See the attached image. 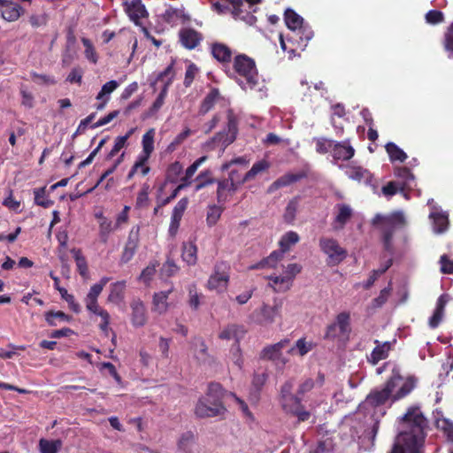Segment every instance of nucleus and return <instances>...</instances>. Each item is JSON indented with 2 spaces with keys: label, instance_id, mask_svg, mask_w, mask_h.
Segmentation results:
<instances>
[{
  "label": "nucleus",
  "instance_id": "4c0bfd02",
  "mask_svg": "<svg viewBox=\"0 0 453 453\" xmlns=\"http://www.w3.org/2000/svg\"><path fill=\"white\" fill-rule=\"evenodd\" d=\"M385 148L391 161L403 162L407 158L406 153L392 142H388Z\"/></svg>",
  "mask_w": 453,
  "mask_h": 453
},
{
  "label": "nucleus",
  "instance_id": "f03ea898",
  "mask_svg": "<svg viewBox=\"0 0 453 453\" xmlns=\"http://www.w3.org/2000/svg\"><path fill=\"white\" fill-rule=\"evenodd\" d=\"M417 380L414 377H408L404 381L398 369L392 370V375L381 389H375L366 396L361 404L364 409L368 407L380 406L386 403L388 399L393 402L398 401L408 395L416 387Z\"/></svg>",
  "mask_w": 453,
  "mask_h": 453
},
{
  "label": "nucleus",
  "instance_id": "de8ad7c7",
  "mask_svg": "<svg viewBox=\"0 0 453 453\" xmlns=\"http://www.w3.org/2000/svg\"><path fill=\"white\" fill-rule=\"evenodd\" d=\"M188 305L192 310H197L200 306V300L203 297V294L197 292L196 286L191 284L188 286Z\"/></svg>",
  "mask_w": 453,
  "mask_h": 453
},
{
  "label": "nucleus",
  "instance_id": "423d86ee",
  "mask_svg": "<svg viewBox=\"0 0 453 453\" xmlns=\"http://www.w3.org/2000/svg\"><path fill=\"white\" fill-rule=\"evenodd\" d=\"M226 408L222 402L216 400V402L210 397H201L195 408V414L197 418H213L221 416L225 413Z\"/></svg>",
  "mask_w": 453,
  "mask_h": 453
},
{
  "label": "nucleus",
  "instance_id": "f8f14e48",
  "mask_svg": "<svg viewBox=\"0 0 453 453\" xmlns=\"http://www.w3.org/2000/svg\"><path fill=\"white\" fill-rule=\"evenodd\" d=\"M284 20L288 28L294 32L298 31V34L302 33L303 35H304V39L306 42L312 37V31L306 30L303 27V19L299 14H297L294 10L287 9L285 11Z\"/></svg>",
  "mask_w": 453,
  "mask_h": 453
},
{
  "label": "nucleus",
  "instance_id": "09e8293b",
  "mask_svg": "<svg viewBox=\"0 0 453 453\" xmlns=\"http://www.w3.org/2000/svg\"><path fill=\"white\" fill-rule=\"evenodd\" d=\"M60 446V441H48L45 439H41L39 441L41 453H58Z\"/></svg>",
  "mask_w": 453,
  "mask_h": 453
},
{
  "label": "nucleus",
  "instance_id": "49530a36",
  "mask_svg": "<svg viewBox=\"0 0 453 453\" xmlns=\"http://www.w3.org/2000/svg\"><path fill=\"white\" fill-rule=\"evenodd\" d=\"M315 344L312 342H306L304 338L296 341L295 347H292L288 353L293 354L295 349H297L300 356H304L313 349Z\"/></svg>",
  "mask_w": 453,
  "mask_h": 453
},
{
  "label": "nucleus",
  "instance_id": "39448f33",
  "mask_svg": "<svg viewBox=\"0 0 453 453\" xmlns=\"http://www.w3.org/2000/svg\"><path fill=\"white\" fill-rule=\"evenodd\" d=\"M349 314L341 312L337 315L336 320L327 326L324 338L330 341H343L349 338Z\"/></svg>",
  "mask_w": 453,
  "mask_h": 453
},
{
  "label": "nucleus",
  "instance_id": "dca6fc26",
  "mask_svg": "<svg viewBox=\"0 0 453 453\" xmlns=\"http://www.w3.org/2000/svg\"><path fill=\"white\" fill-rule=\"evenodd\" d=\"M180 41L183 47L188 50H193L197 47L203 36L201 33L195 30L194 28H183L179 33Z\"/></svg>",
  "mask_w": 453,
  "mask_h": 453
},
{
  "label": "nucleus",
  "instance_id": "4d7b16f0",
  "mask_svg": "<svg viewBox=\"0 0 453 453\" xmlns=\"http://www.w3.org/2000/svg\"><path fill=\"white\" fill-rule=\"evenodd\" d=\"M114 227L112 226L111 221L108 220L105 218L102 219L99 226V235L100 239L104 243H106L108 241V236L111 232H112Z\"/></svg>",
  "mask_w": 453,
  "mask_h": 453
},
{
  "label": "nucleus",
  "instance_id": "338daca9",
  "mask_svg": "<svg viewBox=\"0 0 453 453\" xmlns=\"http://www.w3.org/2000/svg\"><path fill=\"white\" fill-rule=\"evenodd\" d=\"M31 77L35 82L40 85H54L57 82L54 77L46 74H39L35 72L31 73Z\"/></svg>",
  "mask_w": 453,
  "mask_h": 453
},
{
  "label": "nucleus",
  "instance_id": "aec40b11",
  "mask_svg": "<svg viewBox=\"0 0 453 453\" xmlns=\"http://www.w3.org/2000/svg\"><path fill=\"white\" fill-rule=\"evenodd\" d=\"M246 329L242 325L231 324L225 327L219 334V337L222 340L235 341L234 344H239L241 339L244 337Z\"/></svg>",
  "mask_w": 453,
  "mask_h": 453
},
{
  "label": "nucleus",
  "instance_id": "13d9d810",
  "mask_svg": "<svg viewBox=\"0 0 453 453\" xmlns=\"http://www.w3.org/2000/svg\"><path fill=\"white\" fill-rule=\"evenodd\" d=\"M209 174V171L202 172L198 174V176L196 179V180L197 181V184L196 185L195 188L196 191H199L202 188H205L206 186L216 182V180L214 178L210 177Z\"/></svg>",
  "mask_w": 453,
  "mask_h": 453
},
{
  "label": "nucleus",
  "instance_id": "b1692460",
  "mask_svg": "<svg viewBox=\"0 0 453 453\" xmlns=\"http://www.w3.org/2000/svg\"><path fill=\"white\" fill-rule=\"evenodd\" d=\"M293 388L294 381L292 380L286 381L281 387L280 394L283 409H288L290 404L298 403L301 402V397H299L297 394H292Z\"/></svg>",
  "mask_w": 453,
  "mask_h": 453
},
{
  "label": "nucleus",
  "instance_id": "f3484780",
  "mask_svg": "<svg viewBox=\"0 0 453 453\" xmlns=\"http://www.w3.org/2000/svg\"><path fill=\"white\" fill-rule=\"evenodd\" d=\"M0 12L4 20L14 22L24 14L25 10L19 4L8 0L0 9Z\"/></svg>",
  "mask_w": 453,
  "mask_h": 453
},
{
  "label": "nucleus",
  "instance_id": "4be33fe9",
  "mask_svg": "<svg viewBox=\"0 0 453 453\" xmlns=\"http://www.w3.org/2000/svg\"><path fill=\"white\" fill-rule=\"evenodd\" d=\"M282 308V301H275L273 306L264 304L261 308L260 313L262 319L260 323L271 324L274 321L275 318L280 316Z\"/></svg>",
  "mask_w": 453,
  "mask_h": 453
},
{
  "label": "nucleus",
  "instance_id": "72a5a7b5",
  "mask_svg": "<svg viewBox=\"0 0 453 453\" xmlns=\"http://www.w3.org/2000/svg\"><path fill=\"white\" fill-rule=\"evenodd\" d=\"M395 173L396 177L403 180L401 184V190L405 188L411 189L415 187V178L412 173L407 167H399L395 169Z\"/></svg>",
  "mask_w": 453,
  "mask_h": 453
},
{
  "label": "nucleus",
  "instance_id": "a211bd4d",
  "mask_svg": "<svg viewBox=\"0 0 453 453\" xmlns=\"http://www.w3.org/2000/svg\"><path fill=\"white\" fill-rule=\"evenodd\" d=\"M126 5V12L135 25H140V19L148 15L142 0H132L129 4L127 3Z\"/></svg>",
  "mask_w": 453,
  "mask_h": 453
},
{
  "label": "nucleus",
  "instance_id": "58836bf2",
  "mask_svg": "<svg viewBox=\"0 0 453 453\" xmlns=\"http://www.w3.org/2000/svg\"><path fill=\"white\" fill-rule=\"evenodd\" d=\"M284 253L285 252L282 251L281 249L280 250H274L270 254V256H268L266 258L262 260L260 263L252 266V268L257 269V268H263L265 266L274 267L275 265L277 264V262L282 258Z\"/></svg>",
  "mask_w": 453,
  "mask_h": 453
},
{
  "label": "nucleus",
  "instance_id": "9d476101",
  "mask_svg": "<svg viewBox=\"0 0 453 453\" xmlns=\"http://www.w3.org/2000/svg\"><path fill=\"white\" fill-rule=\"evenodd\" d=\"M234 174V173H229L227 179L216 180V182L218 183L217 200L219 204L225 203L227 200L226 191L234 193L241 185L246 182L242 181V179L234 178L233 176Z\"/></svg>",
  "mask_w": 453,
  "mask_h": 453
},
{
  "label": "nucleus",
  "instance_id": "052dcab7",
  "mask_svg": "<svg viewBox=\"0 0 453 453\" xmlns=\"http://www.w3.org/2000/svg\"><path fill=\"white\" fill-rule=\"evenodd\" d=\"M298 208V202L296 199L291 200L285 210L284 219L288 223H292L296 218V214Z\"/></svg>",
  "mask_w": 453,
  "mask_h": 453
},
{
  "label": "nucleus",
  "instance_id": "7c9ffc66",
  "mask_svg": "<svg viewBox=\"0 0 453 453\" xmlns=\"http://www.w3.org/2000/svg\"><path fill=\"white\" fill-rule=\"evenodd\" d=\"M303 176V174L286 173L278 178L270 185L268 188V192L272 193L280 188L289 186L302 179Z\"/></svg>",
  "mask_w": 453,
  "mask_h": 453
},
{
  "label": "nucleus",
  "instance_id": "2eb2a0df",
  "mask_svg": "<svg viewBox=\"0 0 453 453\" xmlns=\"http://www.w3.org/2000/svg\"><path fill=\"white\" fill-rule=\"evenodd\" d=\"M139 231L140 227L138 226H133L130 230L127 242L121 255V263L126 264L134 257L139 243Z\"/></svg>",
  "mask_w": 453,
  "mask_h": 453
},
{
  "label": "nucleus",
  "instance_id": "ddd939ff",
  "mask_svg": "<svg viewBox=\"0 0 453 453\" xmlns=\"http://www.w3.org/2000/svg\"><path fill=\"white\" fill-rule=\"evenodd\" d=\"M211 54L219 62L225 69L230 66L233 58V51L229 46L223 42H215L210 46Z\"/></svg>",
  "mask_w": 453,
  "mask_h": 453
},
{
  "label": "nucleus",
  "instance_id": "412c9836",
  "mask_svg": "<svg viewBox=\"0 0 453 453\" xmlns=\"http://www.w3.org/2000/svg\"><path fill=\"white\" fill-rule=\"evenodd\" d=\"M374 343L376 344V347L372 351L370 357H367L368 361L372 365H376L380 360L387 358L392 346L390 342H384L381 343L378 340H375Z\"/></svg>",
  "mask_w": 453,
  "mask_h": 453
},
{
  "label": "nucleus",
  "instance_id": "6ab92c4d",
  "mask_svg": "<svg viewBox=\"0 0 453 453\" xmlns=\"http://www.w3.org/2000/svg\"><path fill=\"white\" fill-rule=\"evenodd\" d=\"M289 343V340L284 339L280 341L279 342L266 346L263 349L260 354V357L263 359L268 360H280L281 359V350Z\"/></svg>",
  "mask_w": 453,
  "mask_h": 453
},
{
  "label": "nucleus",
  "instance_id": "5fc2aeb1",
  "mask_svg": "<svg viewBox=\"0 0 453 453\" xmlns=\"http://www.w3.org/2000/svg\"><path fill=\"white\" fill-rule=\"evenodd\" d=\"M224 395V390L220 384L216 382H211L208 386V391L204 397H210L211 399L219 400L221 402V399Z\"/></svg>",
  "mask_w": 453,
  "mask_h": 453
},
{
  "label": "nucleus",
  "instance_id": "a19ab883",
  "mask_svg": "<svg viewBox=\"0 0 453 453\" xmlns=\"http://www.w3.org/2000/svg\"><path fill=\"white\" fill-rule=\"evenodd\" d=\"M299 241V235L294 231L287 232L280 240V247L282 251H288L292 245H295Z\"/></svg>",
  "mask_w": 453,
  "mask_h": 453
},
{
  "label": "nucleus",
  "instance_id": "4468645a",
  "mask_svg": "<svg viewBox=\"0 0 453 453\" xmlns=\"http://www.w3.org/2000/svg\"><path fill=\"white\" fill-rule=\"evenodd\" d=\"M116 116L117 115H105L104 117H102L99 119L95 120L96 115H88L86 119H82L80 122L77 130L73 134V138L76 137L77 135L84 134L88 128L94 129L110 123Z\"/></svg>",
  "mask_w": 453,
  "mask_h": 453
},
{
  "label": "nucleus",
  "instance_id": "e2e57ef3",
  "mask_svg": "<svg viewBox=\"0 0 453 453\" xmlns=\"http://www.w3.org/2000/svg\"><path fill=\"white\" fill-rule=\"evenodd\" d=\"M194 440V434L191 432L184 433L179 440V448L183 453H190V443Z\"/></svg>",
  "mask_w": 453,
  "mask_h": 453
},
{
  "label": "nucleus",
  "instance_id": "2f4dec72",
  "mask_svg": "<svg viewBox=\"0 0 453 453\" xmlns=\"http://www.w3.org/2000/svg\"><path fill=\"white\" fill-rule=\"evenodd\" d=\"M111 291L108 296V301L116 304L123 302L125 298L126 281H117L111 285Z\"/></svg>",
  "mask_w": 453,
  "mask_h": 453
},
{
  "label": "nucleus",
  "instance_id": "7ed1b4c3",
  "mask_svg": "<svg viewBox=\"0 0 453 453\" xmlns=\"http://www.w3.org/2000/svg\"><path fill=\"white\" fill-rule=\"evenodd\" d=\"M226 75L234 79L244 90L262 91L265 88L253 58L240 53L234 57L233 65L225 69Z\"/></svg>",
  "mask_w": 453,
  "mask_h": 453
},
{
  "label": "nucleus",
  "instance_id": "8fccbe9b",
  "mask_svg": "<svg viewBox=\"0 0 453 453\" xmlns=\"http://www.w3.org/2000/svg\"><path fill=\"white\" fill-rule=\"evenodd\" d=\"M71 317L64 313L63 311H48L45 313V320L50 326H56V320L69 321Z\"/></svg>",
  "mask_w": 453,
  "mask_h": 453
},
{
  "label": "nucleus",
  "instance_id": "c756f323",
  "mask_svg": "<svg viewBox=\"0 0 453 453\" xmlns=\"http://www.w3.org/2000/svg\"><path fill=\"white\" fill-rule=\"evenodd\" d=\"M354 153L353 147L346 142H336L333 146V157L336 160H349Z\"/></svg>",
  "mask_w": 453,
  "mask_h": 453
},
{
  "label": "nucleus",
  "instance_id": "864d4df0",
  "mask_svg": "<svg viewBox=\"0 0 453 453\" xmlns=\"http://www.w3.org/2000/svg\"><path fill=\"white\" fill-rule=\"evenodd\" d=\"M57 289L59 291L61 297L68 303L69 308L73 312L79 313L81 311V306L78 303H76L74 296L71 294H68L65 288L57 287Z\"/></svg>",
  "mask_w": 453,
  "mask_h": 453
},
{
  "label": "nucleus",
  "instance_id": "37998d69",
  "mask_svg": "<svg viewBox=\"0 0 453 453\" xmlns=\"http://www.w3.org/2000/svg\"><path fill=\"white\" fill-rule=\"evenodd\" d=\"M284 410L295 415L298 418V421H306L311 417L310 411H307L303 409L301 402L298 403H292L288 406V409Z\"/></svg>",
  "mask_w": 453,
  "mask_h": 453
},
{
  "label": "nucleus",
  "instance_id": "e433bc0d",
  "mask_svg": "<svg viewBox=\"0 0 453 453\" xmlns=\"http://www.w3.org/2000/svg\"><path fill=\"white\" fill-rule=\"evenodd\" d=\"M270 167V164L266 161V160H260V161H257L256 162L251 169L250 171H248L245 175L242 177V181H250L253 179H255V177L265 172V170H267L268 168Z\"/></svg>",
  "mask_w": 453,
  "mask_h": 453
},
{
  "label": "nucleus",
  "instance_id": "bb28decb",
  "mask_svg": "<svg viewBox=\"0 0 453 453\" xmlns=\"http://www.w3.org/2000/svg\"><path fill=\"white\" fill-rule=\"evenodd\" d=\"M119 87V82L116 81H110L103 85L101 90L96 96L98 104L97 110H102L110 99V95Z\"/></svg>",
  "mask_w": 453,
  "mask_h": 453
},
{
  "label": "nucleus",
  "instance_id": "6e6d98bb",
  "mask_svg": "<svg viewBox=\"0 0 453 453\" xmlns=\"http://www.w3.org/2000/svg\"><path fill=\"white\" fill-rule=\"evenodd\" d=\"M316 145V151L319 154H326L331 149L333 150L334 142L324 137L313 138Z\"/></svg>",
  "mask_w": 453,
  "mask_h": 453
},
{
  "label": "nucleus",
  "instance_id": "a18cd8bd",
  "mask_svg": "<svg viewBox=\"0 0 453 453\" xmlns=\"http://www.w3.org/2000/svg\"><path fill=\"white\" fill-rule=\"evenodd\" d=\"M173 62H172L164 71L157 74V81L162 82L164 84L163 88H168L173 82Z\"/></svg>",
  "mask_w": 453,
  "mask_h": 453
},
{
  "label": "nucleus",
  "instance_id": "f704fd0d",
  "mask_svg": "<svg viewBox=\"0 0 453 453\" xmlns=\"http://www.w3.org/2000/svg\"><path fill=\"white\" fill-rule=\"evenodd\" d=\"M154 136H155V129H149L144 135L142 136V150L144 155L140 157V159L147 162L150 154L154 150Z\"/></svg>",
  "mask_w": 453,
  "mask_h": 453
},
{
  "label": "nucleus",
  "instance_id": "bf43d9fd",
  "mask_svg": "<svg viewBox=\"0 0 453 453\" xmlns=\"http://www.w3.org/2000/svg\"><path fill=\"white\" fill-rule=\"evenodd\" d=\"M35 203L43 208H49L53 204V201L45 198V188L34 190Z\"/></svg>",
  "mask_w": 453,
  "mask_h": 453
},
{
  "label": "nucleus",
  "instance_id": "ea45409f",
  "mask_svg": "<svg viewBox=\"0 0 453 453\" xmlns=\"http://www.w3.org/2000/svg\"><path fill=\"white\" fill-rule=\"evenodd\" d=\"M237 131V119L234 115H229L227 122V133L226 134V138L223 142L226 145H229L234 142L236 138Z\"/></svg>",
  "mask_w": 453,
  "mask_h": 453
},
{
  "label": "nucleus",
  "instance_id": "1a4fd4ad",
  "mask_svg": "<svg viewBox=\"0 0 453 453\" xmlns=\"http://www.w3.org/2000/svg\"><path fill=\"white\" fill-rule=\"evenodd\" d=\"M212 109H218L221 113H233L229 99L221 96L218 88H212L202 104L203 111H209Z\"/></svg>",
  "mask_w": 453,
  "mask_h": 453
},
{
  "label": "nucleus",
  "instance_id": "c03bdc74",
  "mask_svg": "<svg viewBox=\"0 0 453 453\" xmlns=\"http://www.w3.org/2000/svg\"><path fill=\"white\" fill-rule=\"evenodd\" d=\"M81 42L85 48V58L92 64H96L98 61V55L91 41L83 37L81 38Z\"/></svg>",
  "mask_w": 453,
  "mask_h": 453
},
{
  "label": "nucleus",
  "instance_id": "393cba45",
  "mask_svg": "<svg viewBox=\"0 0 453 453\" xmlns=\"http://www.w3.org/2000/svg\"><path fill=\"white\" fill-rule=\"evenodd\" d=\"M346 174L349 179L354 180L362 181L367 185L372 183V173L361 166L349 165L347 167Z\"/></svg>",
  "mask_w": 453,
  "mask_h": 453
},
{
  "label": "nucleus",
  "instance_id": "0e129e2a",
  "mask_svg": "<svg viewBox=\"0 0 453 453\" xmlns=\"http://www.w3.org/2000/svg\"><path fill=\"white\" fill-rule=\"evenodd\" d=\"M182 172V165L180 162H174L168 167L167 170V180L171 182H175L178 176Z\"/></svg>",
  "mask_w": 453,
  "mask_h": 453
},
{
  "label": "nucleus",
  "instance_id": "774afa93",
  "mask_svg": "<svg viewBox=\"0 0 453 453\" xmlns=\"http://www.w3.org/2000/svg\"><path fill=\"white\" fill-rule=\"evenodd\" d=\"M127 143V136H118L115 140L114 146L106 156V160H111L119 150L125 147Z\"/></svg>",
  "mask_w": 453,
  "mask_h": 453
},
{
  "label": "nucleus",
  "instance_id": "3c124183",
  "mask_svg": "<svg viewBox=\"0 0 453 453\" xmlns=\"http://www.w3.org/2000/svg\"><path fill=\"white\" fill-rule=\"evenodd\" d=\"M178 271V265L173 259L168 257L160 268V276L162 278H169L176 274Z\"/></svg>",
  "mask_w": 453,
  "mask_h": 453
},
{
  "label": "nucleus",
  "instance_id": "5701e85b",
  "mask_svg": "<svg viewBox=\"0 0 453 453\" xmlns=\"http://www.w3.org/2000/svg\"><path fill=\"white\" fill-rule=\"evenodd\" d=\"M338 213L334 219V228L341 230L344 227L346 223L351 219L353 210L349 204L339 203L337 204Z\"/></svg>",
  "mask_w": 453,
  "mask_h": 453
},
{
  "label": "nucleus",
  "instance_id": "79ce46f5",
  "mask_svg": "<svg viewBox=\"0 0 453 453\" xmlns=\"http://www.w3.org/2000/svg\"><path fill=\"white\" fill-rule=\"evenodd\" d=\"M71 253L73 255V257L76 262L77 269L80 274L82 277L88 276V264L85 257L81 254V250L73 249L71 250Z\"/></svg>",
  "mask_w": 453,
  "mask_h": 453
},
{
  "label": "nucleus",
  "instance_id": "c9c22d12",
  "mask_svg": "<svg viewBox=\"0 0 453 453\" xmlns=\"http://www.w3.org/2000/svg\"><path fill=\"white\" fill-rule=\"evenodd\" d=\"M181 257L188 265H194L197 261V248L195 243L184 242Z\"/></svg>",
  "mask_w": 453,
  "mask_h": 453
},
{
  "label": "nucleus",
  "instance_id": "9b49d317",
  "mask_svg": "<svg viewBox=\"0 0 453 453\" xmlns=\"http://www.w3.org/2000/svg\"><path fill=\"white\" fill-rule=\"evenodd\" d=\"M212 6L220 14L231 12L235 19L244 20L246 16H249V12H246V15L243 14L242 0H218Z\"/></svg>",
  "mask_w": 453,
  "mask_h": 453
},
{
  "label": "nucleus",
  "instance_id": "6e6552de",
  "mask_svg": "<svg viewBox=\"0 0 453 453\" xmlns=\"http://www.w3.org/2000/svg\"><path fill=\"white\" fill-rule=\"evenodd\" d=\"M229 265L225 262L217 263L214 272L208 280L207 287L210 290L222 292L226 289L229 280Z\"/></svg>",
  "mask_w": 453,
  "mask_h": 453
},
{
  "label": "nucleus",
  "instance_id": "473e14b6",
  "mask_svg": "<svg viewBox=\"0 0 453 453\" xmlns=\"http://www.w3.org/2000/svg\"><path fill=\"white\" fill-rule=\"evenodd\" d=\"M162 17L166 23L171 25H175L178 21L185 22L189 20V16L185 13L184 9L169 8Z\"/></svg>",
  "mask_w": 453,
  "mask_h": 453
},
{
  "label": "nucleus",
  "instance_id": "a878e982",
  "mask_svg": "<svg viewBox=\"0 0 453 453\" xmlns=\"http://www.w3.org/2000/svg\"><path fill=\"white\" fill-rule=\"evenodd\" d=\"M132 321L135 326H142L146 323L147 317L145 306L141 300H134L131 303Z\"/></svg>",
  "mask_w": 453,
  "mask_h": 453
},
{
  "label": "nucleus",
  "instance_id": "20e7f679",
  "mask_svg": "<svg viewBox=\"0 0 453 453\" xmlns=\"http://www.w3.org/2000/svg\"><path fill=\"white\" fill-rule=\"evenodd\" d=\"M372 224L380 227L382 234L384 250L392 257L394 254V246L392 242L394 234L397 229L404 227L406 224L403 213L402 211H396L388 216L377 214L372 219ZM392 257H388L385 265L381 268L376 270V273L380 275L383 274L392 265Z\"/></svg>",
  "mask_w": 453,
  "mask_h": 453
},
{
  "label": "nucleus",
  "instance_id": "0eeeda50",
  "mask_svg": "<svg viewBox=\"0 0 453 453\" xmlns=\"http://www.w3.org/2000/svg\"><path fill=\"white\" fill-rule=\"evenodd\" d=\"M319 247L328 256V265H336L347 257L346 250L342 248L335 239L321 237Z\"/></svg>",
  "mask_w": 453,
  "mask_h": 453
},
{
  "label": "nucleus",
  "instance_id": "603ef678",
  "mask_svg": "<svg viewBox=\"0 0 453 453\" xmlns=\"http://www.w3.org/2000/svg\"><path fill=\"white\" fill-rule=\"evenodd\" d=\"M269 280L275 286V290L284 292L289 289L291 283L289 277L283 276H270Z\"/></svg>",
  "mask_w": 453,
  "mask_h": 453
},
{
  "label": "nucleus",
  "instance_id": "cd10ccee",
  "mask_svg": "<svg viewBox=\"0 0 453 453\" xmlns=\"http://www.w3.org/2000/svg\"><path fill=\"white\" fill-rule=\"evenodd\" d=\"M173 291V287L165 291L155 293L153 296V311L159 314L165 313L168 309L167 299Z\"/></svg>",
  "mask_w": 453,
  "mask_h": 453
},
{
  "label": "nucleus",
  "instance_id": "c85d7f7f",
  "mask_svg": "<svg viewBox=\"0 0 453 453\" xmlns=\"http://www.w3.org/2000/svg\"><path fill=\"white\" fill-rule=\"evenodd\" d=\"M433 210L434 211L430 213L429 218L433 219L434 231L436 234H441L448 228V215L444 212H438L435 207H434Z\"/></svg>",
  "mask_w": 453,
  "mask_h": 453
},
{
  "label": "nucleus",
  "instance_id": "f257e3e1",
  "mask_svg": "<svg viewBox=\"0 0 453 453\" xmlns=\"http://www.w3.org/2000/svg\"><path fill=\"white\" fill-rule=\"evenodd\" d=\"M426 423L418 407L409 408L401 418L400 431L388 453H420Z\"/></svg>",
  "mask_w": 453,
  "mask_h": 453
},
{
  "label": "nucleus",
  "instance_id": "680f3d73",
  "mask_svg": "<svg viewBox=\"0 0 453 453\" xmlns=\"http://www.w3.org/2000/svg\"><path fill=\"white\" fill-rule=\"evenodd\" d=\"M222 211H223V209L220 206H218V205L210 206L208 212H207V219H206L208 225L209 226L215 225L216 222L220 218Z\"/></svg>",
  "mask_w": 453,
  "mask_h": 453
},
{
  "label": "nucleus",
  "instance_id": "69168bd1",
  "mask_svg": "<svg viewBox=\"0 0 453 453\" xmlns=\"http://www.w3.org/2000/svg\"><path fill=\"white\" fill-rule=\"evenodd\" d=\"M197 73H198L197 66L194 63L188 64V65L187 66V70L185 73V78H184V81H183V84L185 87L188 88L192 84Z\"/></svg>",
  "mask_w": 453,
  "mask_h": 453
}]
</instances>
